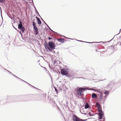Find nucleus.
Masks as SVG:
<instances>
[{
  "mask_svg": "<svg viewBox=\"0 0 121 121\" xmlns=\"http://www.w3.org/2000/svg\"><path fill=\"white\" fill-rule=\"evenodd\" d=\"M96 105L98 111L99 112V119H102L103 115H104L101 109V107L100 104L98 103H96Z\"/></svg>",
  "mask_w": 121,
  "mask_h": 121,
  "instance_id": "nucleus-1",
  "label": "nucleus"
},
{
  "mask_svg": "<svg viewBox=\"0 0 121 121\" xmlns=\"http://www.w3.org/2000/svg\"><path fill=\"white\" fill-rule=\"evenodd\" d=\"M86 90L85 88H78L77 90V93L79 96H82L83 95V92Z\"/></svg>",
  "mask_w": 121,
  "mask_h": 121,
  "instance_id": "nucleus-2",
  "label": "nucleus"
},
{
  "mask_svg": "<svg viewBox=\"0 0 121 121\" xmlns=\"http://www.w3.org/2000/svg\"><path fill=\"white\" fill-rule=\"evenodd\" d=\"M48 46L50 47V48L49 46H47V47L49 50H50V48L51 49H55V47L54 46V44L52 43V42H50L48 43Z\"/></svg>",
  "mask_w": 121,
  "mask_h": 121,
  "instance_id": "nucleus-3",
  "label": "nucleus"
},
{
  "mask_svg": "<svg viewBox=\"0 0 121 121\" xmlns=\"http://www.w3.org/2000/svg\"><path fill=\"white\" fill-rule=\"evenodd\" d=\"M73 121H84L86 120H85L82 119L76 116L73 117Z\"/></svg>",
  "mask_w": 121,
  "mask_h": 121,
  "instance_id": "nucleus-4",
  "label": "nucleus"
},
{
  "mask_svg": "<svg viewBox=\"0 0 121 121\" xmlns=\"http://www.w3.org/2000/svg\"><path fill=\"white\" fill-rule=\"evenodd\" d=\"M61 73L62 74L65 75L67 74L68 72L66 71V69H62L61 70Z\"/></svg>",
  "mask_w": 121,
  "mask_h": 121,
  "instance_id": "nucleus-5",
  "label": "nucleus"
},
{
  "mask_svg": "<svg viewBox=\"0 0 121 121\" xmlns=\"http://www.w3.org/2000/svg\"><path fill=\"white\" fill-rule=\"evenodd\" d=\"M103 93H102L101 94H98L97 95L98 96V99L99 100H101L103 98Z\"/></svg>",
  "mask_w": 121,
  "mask_h": 121,
  "instance_id": "nucleus-6",
  "label": "nucleus"
},
{
  "mask_svg": "<svg viewBox=\"0 0 121 121\" xmlns=\"http://www.w3.org/2000/svg\"><path fill=\"white\" fill-rule=\"evenodd\" d=\"M91 97L92 98H96L97 97V95L96 94L93 93L92 94Z\"/></svg>",
  "mask_w": 121,
  "mask_h": 121,
  "instance_id": "nucleus-7",
  "label": "nucleus"
},
{
  "mask_svg": "<svg viewBox=\"0 0 121 121\" xmlns=\"http://www.w3.org/2000/svg\"><path fill=\"white\" fill-rule=\"evenodd\" d=\"M61 43H63L64 42V39H57Z\"/></svg>",
  "mask_w": 121,
  "mask_h": 121,
  "instance_id": "nucleus-8",
  "label": "nucleus"
},
{
  "mask_svg": "<svg viewBox=\"0 0 121 121\" xmlns=\"http://www.w3.org/2000/svg\"><path fill=\"white\" fill-rule=\"evenodd\" d=\"M22 27V24L21 22L20 21V23L18 26V28L20 29Z\"/></svg>",
  "mask_w": 121,
  "mask_h": 121,
  "instance_id": "nucleus-9",
  "label": "nucleus"
},
{
  "mask_svg": "<svg viewBox=\"0 0 121 121\" xmlns=\"http://www.w3.org/2000/svg\"><path fill=\"white\" fill-rule=\"evenodd\" d=\"M36 17L37 19V20H38V24L40 25V24H41V21L39 19V18L38 17Z\"/></svg>",
  "mask_w": 121,
  "mask_h": 121,
  "instance_id": "nucleus-10",
  "label": "nucleus"
},
{
  "mask_svg": "<svg viewBox=\"0 0 121 121\" xmlns=\"http://www.w3.org/2000/svg\"><path fill=\"white\" fill-rule=\"evenodd\" d=\"M20 30H21L23 32H24L25 30V29L24 27H22L21 28H20Z\"/></svg>",
  "mask_w": 121,
  "mask_h": 121,
  "instance_id": "nucleus-11",
  "label": "nucleus"
},
{
  "mask_svg": "<svg viewBox=\"0 0 121 121\" xmlns=\"http://www.w3.org/2000/svg\"><path fill=\"white\" fill-rule=\"evenodd\" d=\"M89 107V106L87 104H86L85 105V108L86 109L87 108H88Z\"/></svg>",
  "mask_w": 121,
  "mask_h": 121,
  "instance_id": "nucleus-12",
  "label": "nucleus"
},
{
  "mask_svg": "<svg viewBox=\"0 0 121 121\" xmlns=\"http://www.w3.org/2000/svg\"><path fill=\"white\" fill-rule=\"evenodd\" d=\"M96 91L97 92H99V94H101V93H103V92H102L100 90H96Z\"/></svg>",
  "mask_w": 121,
  "mask_h": 121,
  "instance_id": "nucleus-13",
  "label": "nucleus"
},
{
  "mask_svg": "<svg viewBox=\"0 0 121 121\" xmlns=\"http://www.w3.org/2000/svg\"><path fill=\"white\" fill-rule=\"evenodd\" d=\"M109 92L107 91H106L104 93V94L106 95H108L109 94Z\"/></svg>",
  "mask_w": 121,
  "mask_h": 121,
  "instance_id": "nucleus-14",
  "label": "nucleus"
},
{
  "mask_svg": "<svg viewBox=\"0 0 121 121\" xmlns=\"http://www.w3.org/2000/svg\"><path fill=\"white\" fill-rule=\"evenodd\" d=\"M38 30H35V34L36 35H37L38 34Z\"/></svg>",
  "mask_w": 121,
  "mask_h": 121,
  "instance_id": "nucleus-15",
  "label": "nucleus"
},
{
  "mask_svg": "<svg viewBox=\"0 0 121 121\" xmlns=\"http://www.w3.org/2000/svg\"><path fill=\"white\" fill-rule=\"evenodd\" d=\"M32 25L33 26H36L35 23V22H33Z\"/></svg>",
  "mask_w": 121,
  "mask_h": 121,
  "instance_id": "nucleus-16",
  "label": "nucleus"
},
{
  "mask_svg": "<svg viewBox=\"0 0 121 121\" xmlns=\"http://www.w3.org/2000/svg\"><path fill=\"white\" fill-rule=\"evenodd\" d=\"M37 27H36V26H34V29H35V28H37Z\"/></svg>",
  "mask_w": 121,
  "mask_h": 121,
  "instance_id": "nucleus-17",
  "label": "nucleus"
},
{
  "mask_svg": "<svg viewBox=\"0 0 121 121\" xmlns=\"http://www.w3.org/2000/svg\"><path fill=\"white\" fill-rule=\"evenodd\" d=\"M52 38H51L50 37H48V39H49V40H50L51 39H52Z\"/></svg>",
  "mask_w": 121,
  "mask_h": 121,
  "instance_id": "nucleus-18",
  "label": "nucleus"
},
{
  "mask_svg": "<svg viewBox=\"0 0 121 121\" xmlns=\"http://www.w3.org/2000/svg\"><path fill=\"white\" fill-rule=\"evenodd\" d=\"M96 47V45H94L93 46V48H95Z\"/></svg>",
  "mask_w": 121,
  "mask_h": 121,
  "instance_id": "nucleus-19",
  "label": "nucleus"
},
{
  "mask_svg": "<svg viewBox=\"0 0 121 121\" xmlns=\"http://www.w3.org/2000/svg\"><path fill=\"white\" fill-rule=\"evenodd\" d=\"M92 90H94L95 91H96V90H95V89H92Z\"/></svg>",
  "mask_w": 121,
  "mask_h": 121,
  "instance_id": "nucleus-20",
  "label": "nucleus"
},
{
  "mask_svg": "<svg viewBox=\"0 0 121 121\" xmlns=\"http://www.w3.org/2000/svg\"><path fill=\"white\" fill-rule=\"evenodd\" d=\"M35 29V30H38V28H35V29Z\"/></svg>",
  "mask_w": 121,
  "mask_h": 121,
  "instance_id": "nucleus-21",
  "label": "nucleus"
},
{
  "mask_svg": "<svg viewBox=\"0 0 121 121\" xmlns=\"http://www.w3.org/2000/svg\"><path fill=\"white\" fill-rule=\"evenodd\" d=\"M89 115L90 116H91L92 115H91L90 113H89Z\"/></svg>",
  "mask_w": 121,
  "mask_h": 121,
  "instance_id": "nucleus-22",
  "label": "nucleus"
},
{
  "mask_svg": "<svg viewBox=\"0 0 121 121\" xmlns=\"http://www.w3.org/2000/svg\"><path fill=\"white\" fill-rule=\"evenodd\" d=\"M120 45H121V42L120 43Z\"/></svg>",
  "mask_w": 121,
  "mask_h": 121,
  "instance_id": "nucleus-23",
  "label": "nucleus"
},
{
  "mask_svg": "<svg viewBox=\"0 0 121 121\" xmlns=\"http://www.w3.org/2000/svg\"><path fill=\"white\" fill-rule=\"evenodd\" d=\"M55 90H56V89H55Z\"/></svg>",
  "mask_w": 121,
  "mask_h": 121,
  "instance_id": "nucleus-24",
  "label": "nucleus"
},
{
  "mask_svg": "<svg viewBox=\"0 0 121 121\" xmlns=\"http://www.w3.org/2000/svg\"><path fill=\"white\" fill-rule=\"evenodd\" d=\"M46 48V47H45Z\"/></svg>",
  "mask_w": 121,
  "mask_h": 121,
  "instance_id": "nucleus-25",
  "label": "nucleus"
},
{
  "mask_svg": "<svg viewBox=\"0 0 121 121\" xmlns=\"http://www.w3.org/2000/svg\"><path fill=\"white\" fill-rule=\"evenodd\" d=\"M91 43V42H90L89 43Z\"/></svg>",
  "mask_w": 121,
  "mask_h": 121,
  "instance_id": "nucleus-26",
  "label": "nucleus"
},
{
  "mask_svg": "<svg viewBox=\"0 0 121 121\" xmlns=\"http://www.w3.org/2000/svg\"><path fill=\"white\" fill-rule=\"evenodd\" d=\"M100 121H101V120H100Z\"/></svg>",
  "mask_w": 121,
  "mask_h": 121,
  "instance_id": "nucleus-27",
  "label": "nucleus"
}]
</instances>
